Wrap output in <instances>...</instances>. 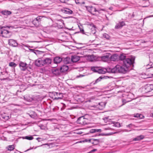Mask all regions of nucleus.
I'll list each match as a JSON object with an SVG mask.
<instances>
[{"instance_id":"obj_63","label":"nucleus","mask_w":153,"mask_h":153,"mask_svg":"<svg viewBox=\"0 0 153 153\" xmlns=\"http://www.w3.org/2000/svg\"><path fill=\"white\" fill-rule=\"evenodd\" d=\"M144 96H147L146 95H144Z\"/></svg>"},{"instance_id":"obj_24","label":"nucleus","mask_w":153,"mask_h":153,"mask_svg":"<svg viewBox=\"0 0 153 153\" xmlns=\"http://www.w3.org/2000/svg\"><path fill=\"white\" fill-rule=\"evenodd\" d=\"M101 131V129H92L90 130V132L91 133H93L95 132H100Z\"/></svg>"},{"instance_id":"obj_17","label":"nucleus","mask_w":153,"mask_h":153,"mask_svg":"<svg viewBox=\"0 0 153 153\" xmlns=\"http://www.w3.org/2000/svg\"><path fill=\"white\" fill-rule=\"evenodd\" d=\"M80 59V57L79 56L75 55L72 56L71 60L72 62H75L78 61Z\"/></svg>"},{"instance_id":"obj_23","label":"nucleus","mask_w":153,"mask_h":153,"mask_svg":"<svg viewBox=\"0 0 153 153\" xmlns=\"http://www.w3.org/2000/svg\"><path fill=\"white\" fill-rule=\"evenodd\" d=\"M126 56L124 54H121L119 56V58L118 59H119V60H120V61H121V62H124V60L125 59H126Z\"/></svg>"},{"instance_id":"obj_35","label":"nucleus","mask_w":153,"mask_h":153,"mask_svg":"<svg viewBox=\"0 0 153 153\" xmlns=\"http://www.w3.org/2000/svg\"><path fill=\"white\" fill-rule=\"evenodd\" d=\"M103 37L106 39H109V38H110V36H109L106 34V33H104L103 34Z\"/></svg>"},{"instance_id":"obj_62","label":"nucleus","mask_w":153,"mask_h":153,"mask_svg":"<svg viewBox=\"0 0 153 153\" xmlns=\"http://www.w3.org/2000/svg\"><path fill=\"white\" fill-rule=\"evenodd\" d=\"M14 153H17L16 152H15Z\"/></svg>"},{"instance_id":"obj_36","label":"nucleus","mask_w":153,"mask_h":153,"mask_svg":"<svg viewBox=\"0 0 153 153\" xmlns=\"http://www.w3.org/2000/svg\"><path fill=\"white\" fill-rule=\"evenodd\" d=\"M42 17L41 16H39L37 17L35 19H36L37 21L40 23V22L41 21L42 19Z\"/></svg>"},{"instance_id":"obj_18","label":"nucleus","mask_w":153,"mask_h":153,"mask_svg":"<svg viewBox=\"0 0 153 153\" xmlns=\"http://www.w3.org/2000/svg\"><path fill=\"white\" fill-rule=\"evenodd\" d=\"M62 61V58L59 56L55 57L53 59L54 63L57 64L60 63Z\"/></svg>"},{"instance_id":"obj_8","label":"nucleus","mask_w":153,"mask_h":153,"mask_svg":"<svg viewBox=\"0 0 153 153\" xmlns=\"http://www.w3.org/2000/svg\"><path fill=\"white\" fill-rule=\"evenodd\" d=\"M111 54L108 53H106L105 55L101 57L102 60L104 62H106L110 59Z\"/></svg>"},{"instance_id":"obj_53","label":"nucleus","mask_w":153,"mask_h":153,"mask_svg":"<svg viewBox=\"0 0 153 153\" xmlns=\"http://www.w3.org/2000/svg\"><path fill=\"white\" fill-rule=\"evenodd\" d=\"M76 1V3H79V2L78 1Z\"/></svg>"},{"instance_id":"obj_15","label":"nucleus","mask_w":153,"mask_h":153,"mask_svg":"<svg viewBox=\"0 0 153 153\" xmlns=\"http://www.w3.org/2000/svg\"><path fill=\"white\" fill-rule=\"evenodd\" d=\"M43 66L45 65H48L51 63L52 60L50 58H47L43 60Z\"/></svg>"},{"instance_id":"obj_64","label":"nucleus","mask_w":153,"mask_h":153,"mask_svg":"<svg viewBox=\"0 0 153 153\" xmlns=\"http://www.w3.org/2000/svg\"><path fill=\"white\" fill-rule=\"evenodd\" d=\"M1 68L0 67V69H1Z\"/></svg>"},{"instance_id":"obj_58","label":"nucleus","mask_w":153,"mask_h":153,"mask_svg":"<svg viewBox=\"0 0 153 153\" xmlns=\"http://www.w3.org/2000/svg\"><path fill=\"white\" fill-rule=\"evenodd\" d=\"M2 72H0V73H1V74H2Z\"/></svg>"},{"instance_id":"obj_7","label":"nucleus","mask_w":153,"mask_h":153,"mask_svg":"<svg viewBox=\"0 0 153 153\" xmlns=\"http://www.w3.org/2000/svg\"><path fill=\"white\" fill-rule=\"evenodd\" d=\"M111 68H108L107 69L105 68H102L99 69L98 73L100 74H105L107 71L108 73H111L110 71V69H111Z\"/></svg>"},{"instance_id":"obj_41","label":"nucleus","mask_w":153,"mask_h":153,"mask_svg":"<svg viewBox=\"0 0 153 153\" xmlns=\"http://www.w3.org/2000/svg\"><path fill=\"white\" fill-rule=\"evenodd\" d=\"M153 77V74H151L150 75H149L148 77L145 76L144 75V79H147L151 77Z\"/></svg>"},{"instance_id":"obj_29","label":"nucleus","mask_w":153,"mask_h":153,"mask_svg":"<svg viewBox=\"0 0 153 153\" xmlns=\"http://www.w3.org/2000/svg\"><path fill=\"white\" fill-rule=\"evenodd\" d=\"M68 9H69V8H64L63 9H61V11L63 13L66 14Z\"/></svg>"},{"instance_id":"obj_6","label":"nucleus","mask_w":153,"mask_h":153,"mask_svg":"<svg viewBox=\"0 0 153 153\" xmlns=\"http://www.w3.org/2000/svg\"><path fill=\"white\" fill-rule=\"evenodd\" d=\"M145 93H147L152 91L153 89V85L152 84H147L144 87Z\"/></svg>"},{"instance_id":"obj_55","label":"nucleus","mask_w":153,"mask_h":153,"mask_svg":"<svg viewBox=\"0 0 153 153\" xmlns=\"http://www.w3.org/2000/svg\"><path fill=\"white\" fill-rule=\"evenodd\" d=\"M29 150V149H27V150L26 151H25V152H26V151H28V150Z\"/></svg>"},{"instance_id":"obj_33","label":"nucleus","mask_w":153,"mask_h":153,"mask_svg":"<svg viewBox=\"0 0 153 153\" xmlns=\"http://www.w3.org/2000/svg\"><path fill=\"white\" fill-rule=\"evenodd\" d=\"M23 139H25L27 140H32L33 139V137L32 136H27L25 137H23Z\"/></svg>"},{"instance_id":"obj_32","label":"nucleus","mask_w":153,"mask_h":153,"mask_svg":"<svg viewBox=\"0 0 153 153\" xmlns=\"http://www.w3.org/2000/svg\"><path fill=\"white\" fill-rule=\"evenodd\" d=\"M134 117H138L140 118H141L143 117V116L139 114H134Z\"/></svg>"},{"instance_id":"obj_40","label":"nucleus","mask_w":153,"mask_h":153,"mask_svg":"<svg viewBox=\"0 0 153 153\" xmlns=\"http://www.w3.org/2000/svg\"><path fill=\"white\" fill-rule=\"evenodd\" d=\"M73 13V11L71 10H70L69 9L68 10L67 12V13L66 14H71Z\"/></svg>"},{"instance_id":"obj_9","label":"nucleus","mask_w":153,"mask_h":153,"mask_svg":"<svg viewBox=\"0 0 153 153\" xmlns=\"http://www.w3.org/2000/svg\"><path fill=\"white\" fill-rule=\"evenodd\" d=\"M35 65L38 67H42L43 66V60L41 58H39L35 60Z\"/></svg>"},{"instance_id":"obj_48","label":"nucleus","mask_w":153,"mask_h":153,"mask_svg":"<svg viewBox=\"0 0 153 153\" xmlns=\"http://www.w3.org/2000/svg\"><path fill=\"white\" fill-rule=\"evenodd\" d=\"M81 31L83 33H84V30L83 29H82V31Z\"/></svg>"},{"instance_id":"obj_12","label":"nucleus","mask_w":153,"mask_h":153,"mask_svg":"<svg viewBox=\"0 0 153 153\" xmlns=\"http://www.w3.org/2000/svg\"><path fill=\"white\" fill-rule=\"evenodd\" d=\"M87 59L90 62L95 61L97 60V57L94 55L88 56L87 57Z\"/></svg>"},{"instance_id":"obj_59","label":"nucleus","mask_w":153,"mask_h":153,"mask_svg":"<svg viewBox=\"0 0 153 153\" xmlns=\"http://www.w3.org/2000/svg\"><path fill=\"white\" fill-rule=\"evenodd\" d=\"M146 7V6H144V7Z\"/></svg>"},{"instance_id":"obj_3","label":"nucleus","mask_w":153,"mask_h":153,"mask_svg":"<svg viewBox=\"0 0 153 153\" xmlns=\"http://www.w3.org/2000/svg\"><path fill=\"white\" fill-rule=\"evenodd\" d=\"M0 36L6 38H9L11 36L10 32L5 29L4 27H0Z\"/></svg>"},{"instance_id":"obj_49","label":"nucleus","mask_w":153,"mask_h":153,"mask_svg":"<svg viewBox=\"0 0 153 153\" xmlns=\"http://www.w3.org/2000/svg\"><path fill=\"white\" fill-rule=\"evenodd\" d=\"M21 46H25L26 47V46L24 44H22V45H21Z\"/></svg>"},{"instance_id":"obj_43","label":"nucleus","mask_w":153,"mask_h":153,"mask_svg":"<svg viewBox=\"0 0 153 153\" xmlns=\"http://www.w3.org/2000/svg\"><path fill=\"white\" fill-rule=\"evenodd\" d=\"M153 17V15L147 16V17L144 18V20L147 18L151 17Z\"/></svg>"},{"instance_id":"obj_1","label":"nucleus","mask_w":153,"mask_h":153,"mask_svg":"<svg viewBox=\"0 0 153 153\" xmlns=\"http://www.w3.org/2000/svg\"><path fill=\"white\" fill-rule=\"evenodd\" d=\"M110 70V71L112 73H119L125 74L128 70V68L123 64L121 65H117Z\"/></svg>"},{"instance_id":"obj_52","label":"nucleus","mask_w":153,"mask_h":153,"mask_svg":"<svg viewBox=\"0 0 153 153\" xmlns=\"http://www.w3.org/2000/svg\"><path fill=\"white\" fill-rule=\"evenodd\" d=\"M30 117H33V115H30Z\"/></svg>"},{"instance_id":"obj_26","label":"nucleus","mask_w":153,"mask_h":153,"mask_svg":"<svg viewBox=\"0 0 153 153\" xmlns=\"http://www.w3.org/2000/svg\"><path fill=\"white\" fill-rule=\"evenodd\" d=\"M143 138V136L142 135H140L137 136L136 137L134 138L133 139L134 141H138L140 140Z\"/></svg>"},{"instance_id":"obj_13","label":"nucleus","mask_w":153,"mask_h":153,"mask_svg":"<svg viewBox=\"0 0 153 153\" xmlns=\"http://www.w3.org/2000/svg\"><path fill=\"white\" fill-rule=\"evenodd\" d=\"M8 44L10 46L16 47L18 45V43L16 41L13 39H9L8 41Z\"/></svg>"},{"instance_id":"obj_22","label":"nucleus","mask_w":153,"mask_h":153,"mask_svg":"<svg viewBox=\"0 0 153 153\" xmlns=\"http://www.w3.org/2000/svg\"><path fill=\"white\" fill-rule=\"evenodd\" d=\"M62 60L64 63L66 64L70 63L72 62L71 58L69 57H66L63 58V59H62Z\"/></svg>"},{"instance_id":"obj_42","label":"nucleus","mask_w":153,"mask_h":153,"mask_svg":"<svg viewBox=\"0 0 153 153\" xmlns=\"http://www.w3.org/2000/svg\"><path fill=\"white\" fill-rule=\"evenodd\" d=\"M134 125L132 124H130L128 125H127L126 127L128 128V127L130 128H131Z\"/></svg>"},{"instance_id":"obj_38","label":"nucleus","mask_w":153,"mask_h":153,"mask_svg":"<svg viewBox=\"0 0 153 153\" xmlns=\"http://www.w3.org/2000/svg\"><path fill=\"white\" fill-rule=\"evenodd\" d=\"M114 126L116 127H120V124L118 122H117L114 124Z\"/></svg>"},{"instance_id":"obj_51","label":"nucleus","mask_w":153,"mask_h":153,"mask_svg":"<svg viewBox=\"0 0 153 153\" xmlns=\"http://www.w3.org/2000/svg\"><path fill=\"white\" fill-rule=\"evenodd\" d=\"M152 67H153V65H151V66L149 68H152Z\"/></svg>"},{"instance_id":"obj_60","label":"nucleus","mask_w":153,"mask_h":153,"mask_svg":"<svg viewBox=\"0 0 153 153\" xmlns=\"http://www.w3.org/2000/svg\"><path fill=\"white\" fill-rule=\"evenodd\" d=\"M41 126H40V127H41Z\"/></svg>"},{"instance_id":"obj_37","label":"nucleus","mask_w":153,"mask_h":153,"mask_svg":"<svg viewBox=\"0 0 153 153\" xmlns=\"http://www.w3.org/2000/svg\"><path fill=\"white\" fill-rule=\"evenodd\" d=\"M102 79V78L101 77H99L96 80L95 82L93 84H95L96 83L100 81Z\"/></svg>"},{"instance_id":"obj_25","label":"nucleus","mask_w":153,"mask_h":153,"mask_svg":"<svg viewBox=\"0 0 153 153\" xmlns=\"http://www.w3.org/2000/svg\"><path fill=\"white\" fill-rule=\"evenodd\" d=\"M92 143L95 145H97L99 143V140L98 139H93L91 140Z\"/></svg>"},{"instance_id":"obj_47","label":"nucleus","mask_w":153,"mask_h":153,"mask_svg":"<svg viewBox=\"0 0 153 153\" xmlns=\"http://www.w3.org/2000/svg\"><path fill=\"white\" fill-rule=\"evenodd\" d=\"M43 145H48V146H49V144L48 143H46V144H43Z\"/></svg>"},{"instance_id":"obj_57","label":"nucleus","mask_w":153,"mask_h":153,"mask_svg":"<svg viewBox=\"0 0 153 153\" xmlns=\"http://www.w3.org/2000/svg\"><path fill=\"white\" fill-rule=\"evenodd\" d=\"M103 103V102H101V103ZM100 104H101V103H99V105H100Z\"/></svg>"},{"instance_id":"obj_54","label":"nucleus","mask_w":153,"mask_h":153,"mask_svg":"<svg viewBox=\"0 0 153 153\" xmlns=\"http://www.w3.org/2000/svg\"><path fill=\"white\" fill-rule=\"evenodd\" d=\"M76 1V3H79V2L78 1Z\"/></svg>"},{"instance_id":"obj_2","label":"nucleus","mask_w":153,"mask_h":153,"mask_svg":"<svg viewBox=\"0 0 153 153\" xmlns=\"http://www.w3.org/2000/svg\"><path fill=\"white\" fill-rule=\"evenodd\" d=\"M135 59L134 57L126 58L124 60L123 62V65L128 68L131 66H133V64L134 62Z\"/></svg>"},{"instance_id":"obj_19","label":"nucleus","mask_w":153,"mask_h":153,"mask_svg":"<svg viewBox=\"0 0 153 153\" xmlns=\"http://www.w3.org/2000/svg\"><path fill=\"white\" fill-rule=\"evenodd\" d=\"M125 25V23L124 22H119L116 25L115 28L116 29H118L120 28H121Z\"/></svg>"},{"instance_id":"obj_21","label":"nucleus","mask_w":153,"mask_h":153,"mask_svg":"<svg viewBox=\"0 0 153 153\" xmlns=\"http://www.w3.org/2000/svg\"><path fill=\"white\" fill-rule=\"evenodd\" d=\"M68 69V66L67 65H64L62 66L60 69L61 72L63 73L66 71Z\"/></svg>"},{"instance_id":"obj_14","label":"nucleus","mask_w":153,"mask_h":153,"mask_svg":"<svg viewBox=\"0 0 153 153\" xmlns=\"http://www.w3.org/2000/svg\"><path fill=\"white\" fill-rule=\"evenodd\" d=\"M52 72L53 74L56 76L59 75L61 73L60 69H59L57 68L53 69L52 70Z\"/></svg>"},{"instance_id":"obj_27","label":"nucleus","mask_w":153,"mask_h":153,"mask_svg":"<svg viewBox=\"0 0 153 153\" xmlns=\"http://www.w3.org/2000/svg\"><path fill=\"white\" fill-rule=\"evenodd\" d=\"M99 69V68L98 67H92L91 68V70L95 72L98 73Z\"/></svg>"},{"instance_id":"obj_10","label":"nucleus","mask_w":153,"mask_h":153,"mask_svg":"<svg viewBox=\"0 0 153 153\" xmlns=\"http://www.w3.org/2000/svg\"><path fill=\"white\" fill-rule=\"evenodd\" d=\"M27 64L25 62H20L19 66L21 70L22 71H25L26 70L27 67Z\"/></svg>"},{"instance_id":"obj_44","label":"nucleus","mask_w":153,"mask_h":153,"mask_svg":"<svg viewBox=\"0 0 153 153\" xmlns=\"http://www.w3.org/2000/svg\"><path fill=\"white\" fill-rule=\"evenodd\" d=\"M84 76V75H80L79 76H76V77L77 78H79L80 77H82L83 76Z\"/></svg>"},{"instance_id":"obj_50","label":"nucleus","mask_w":153,"mask_h":153,"mask_svg":"<svg viewBox=\"0 0 153 153\" xmlns=\"http://www.w3.org/2000/svg\"><path fill=\"white\" fill-rule=\"evenodd\" d=\"M41 139V138H40L38 137V138H37L36 139V140H39V139Z\"/></svg>"},{"instance_id":"obj_45","label":"nucleus","mask_w":153,"mask_h":153,"mask_svg":"<svg viewBox=\"0 0 153 153\" xmlns=\"http://www.w3.org/2000/svg\"><path fill=\"white\" fill-rule=\"evenodd\" d=\"M96 150H97L96 149H94L92 150L91 151V152H94L96 151Z\"/></svg>"},{"instance_id":"obj_30","label":"nucleus","mask_w":153,"mask_h":153,"mask_svg":"<svg viewBox=\"0 0 153 153\" xmlns=\"http://www.w3.org/2000/svg\"><path fill=\"white\" fill-rule=\"evenodd\" d=\"M96 11L97 10L95 7H91V10L89 11V12L93 13L94 12H96Z\"/></svg>"},{"instance_id":"obj_20","label":"nucleus","mask_w":153,"mask_h":153,"mask_svg":"<svg viewBox=\"0 0 153 153\" xmlns=\"http://www.w3.org/2000/svg\"><path fill=\"white\" fill-rule=\"evenodd\" d=\"M2 14L5 15V16H8L10 15L12 13L10 11H9L7 10H4L1 11L0 12Z\"/></svg>"},{"instance_id":"obj_34","label":"nucleus","mask_w":153,"mask_h":153,"mask_svg":"<svg viewBox=\"0 0 153 153\" xmlns=\"http://www.w3.org/2000/svg\"><path fill=\"white\" fill-rule=\"evenodd\" d=\"M36 26H38L39 25V23L35 19L32 22Z\"/></svg>"},{"instance_id":"obj_46","label":"nucleus","mask_w":153,"mask_h":153,"mask_svg":"<svg viewBox=\"0 0 153 153\" xmlns=\"http://www.w3.org/2000/svg\"><path fill=\"white\" fill-rule=\"evenodd\" d=\"M150 116L153 117V114L152 113H150Z\"/></svg>"},{"instance_id":"obj_5","label":"nucleus","mask_w":153,"mask_h":153,"mask_svg":"<svg viewBox=\"0 0 153 153\" xmlns=\"http://www.w3.org/2000/svg\"><path fill=\"white\" fill-rule=\"evenodd\" d=\"M88 119L85 118L83 116L78 118L77 120V123L80 125H85L87 124Z\"/></svg>"},{"instance_id":"obj_61","label":"nucleus","mask_w":153,"mask_h":153,"mask_svg":"<svg viewBox=\"0 0 153 153\" xmlns=\"http://www.w3.org/2000/svg\"><path fill=\"white\" fill-rule=\"evenodd\" d=\"M38 142H40V140H38Z\"/></svg>"},{"instance_id":"obj_16","label":"nucleus","mask_w":153,"mask_h":153,"mask_svg":"<svg viewBox=\"0 0 153 153\" xmlns=\"http://www.w3.org/2000/svg\"><path fill=\"white\" fill-rule=\"evenodd\" d=\"M119 56L117 54H114L112 55H111L110 59L112 61H118Z\"/></svg>"},{"instance_id":"obj_28","label":"nucleus","mask_w":153,"mask_h":153,"mask_svg":"<svg viewBox=\"0 0 153 153\" xmlns=\"http://www.w3.org/2000/svg\"><path fill=\"white\" fill-rule=\"evenodd\" d=\"M8 150L12 151L14 149V147L13 145H9L7 147Z\"/></svg>"},{"instance_id":"obj_56","label":"nucleus","mask_w":153,"mask_h":153,"mask_svg":"<svg viewBox=\"0 0 153 153\" xmlns=\"http://www.w3.org/2000/svg\"><path fill=\"white\" fill-rule=\"evenodd\" d=\"M80 31H82V29H81L80 28Z\"/></svg>"},{"instance_id":"obj_39","label":"nucleus","mask_w":153,"mask_h":153,"mask_svg":"<svg viewBox=\"0 0 153 153\" xmlns=\"http://www.w3.org/2000/svg\"><path fill=\"white\" fill-rule=\"evenodd\" d=\"M122 101L123 102V104L122 105H121L120 106L124 105L127 102L126 101V100L124 99H122Z\"/></svg>"},{"instance_id":"obj_31","label":"nucleus","mask_w":153,"mask_h":153,"mask_svg":"<svg viewBox=\"0 0 153 153\" xmlns=\"http://www.w3.org/2000/svg\"><path fill=\"white\" fill-rule=\"evenodd\" d=\"M9 65L10 67L14 68L17 65L13 62H10L9 63Z\"/></svg>"},{"instance_id":"obj_11","label":"nucleus","mask_w":153,"mask_h":153,"mask_svg":"<svg viewBox=\"0 0 153 153\" xmlns=\"http://www.w3.org/2000/svg\"><path fill=\"white\" fill-rule=\"evenodd\" d=\"M88 27L90 30L91 31L92 33H95L96 32V27L92 23H91L88 25Z\"/></svg>"},{"instance_id":"obj_4","label":"nucleus","mask_w":153,"mask_h":153,"mask_svg":"<svg viewBox=\"0 0 153 153\" xmlns=\"http://www.w3.org/2000/svg\"><path fill=\"white\" fill-rule=\"evenodd\" d=\"M51 96H52V98L53 99V100H56L62 99L63 97L62 94L56 92H52Z\"/></svg>"}]
</instances>
